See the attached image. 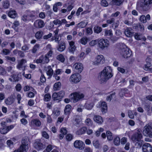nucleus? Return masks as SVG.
Returning <instances> with one entry per match:
<instances>
[{
  "mask_svg": "<svg viewBox=\"0 0 152 152\" xmlns=\"http://www.w3.org/2000/svg\"><path fill=\"white\" fill-rule=\"evenodd\" d=\"M115 92H113L108 96H107L106 98L107 100L109 102H110L113 98L115 97Z\"/></svg>",
  "mask_w": 152,
  "mask_h": 152,
  "instance_id": "79ce46f5",
  "label": "nucleus"
},
{
  "mask_svg": "<svg viewBox=\"0 0 152 152\" xmlns=\"http://www.w3.org/2000/svg\"><path fill=\"white\" fill-rule=\"evenodd\" d=\"M75 71L78 73H80L83 68V64L80 63H75L73 65Z\"/></svg>",
  "mask_w": 152,
  "mask_h": 152,
  "instance_id": "dca6fc26",
  "label": "nucleus"
},
{
  "mask_svg": "<svg viewBox=\"0 0 152 152\" xmlns=\"http://www.w3.org/2000/svg\"><path fill=\"white\" fill-rule=\"evenodd\" d=\"M139 20L140 22L143 23H145L147 22L145 16L144 15H142L140 16Z\"/></svg>",
  "mask_w": 152,
  "mask_h": 152,
  "instance_id": "09e8293b",
  "label": "nucleus"
},
{
  "mask_svg": "<svg viewBox=\"0 0 152 152\" xmlns=\"http://www.w3.org/2000/svg\"><path fill=\"white\" fill-rule=\"evenodd\" d=\"M87 23V22L85 23L84 21H83L78 24L77 26L80 28H83L86 26Z\"/></svg>",
  "mask_w": 152,
  "mask_h": 152,
  "instance_id": "49530a36",
  "label": "nucleus"
},
{
  "mask_svg": "<svg viewBox=\"0 0 152 152\" xmlns=\"http://www.w3.org/2000/svg\"><path fill=\"white\" fill-rule=\"evenodd\" d=\"M93 119L94 121L96 123L101 124L103 122V118L100 115H96L94 116Z\"/></svg>",
  "mask_w": 152,
  "mask_h": 152,
  "instance_id": "393cba45",
  "label": "nucleus"
},
{
  "mask_svg": "<svg viewBox=\"0 0 152 152\" xmlns=\"http://www.w3.org/2000/svg\"><path fill=\"white\" fill-rule=\"evenodd\" d=\"M34 148L38 150L43 149L45 148L44 145L41 142V141L39 140H37L34 143Z\"/></svg>",
  "mask_w": 152,
  "mask_h": 152,
  "instance_id": "4468645a",
  "label": "nucleus"
},
{
  "mask_svg": "<svg viewBox=\"0 0 152 152\" xmlns=\"http://www.w3.org/2000/svg\"><path fill=\"white\" fill-rule=\"evenodd\" d=\"M112 70L110 66H107L99 73L98 76V80L101 83H106L112 77L113 74Z\"/></svg>",
  "mask_w": 152,
  "mask_h": 152,
  "instance_id": "f257e3e1",
  "label": "nucleus"
},
{
  "mask_svg": "<svg viewBox=\"0 0 152 152\" xmlns=\"http://www.w3.org/2000/svg\"><path fill=\"white\" fill-rule=\"evenodd\" d=\"M29 46L28 45H25L21 48V50L25 52H27L29 49Z\"/></svg>",
  "mask_w": 152,
  "mask_h": 152,
  "instance_id": "603ef678",
  "label": "nucleus"
},
{
  "mask_svg": "<svg viewBox=\"0 0 152 152\" xmlns=\"http://www.w3.org/2000/svg\"><path fill=\"white\" fill-rule=\"evenodd\" d=\"M43 34L42 31H38L35 34V37L37 39H40L42 38Z\"/></svg>",
  "mask_w": 152,
  "mask_h": 152,
  "instance_id": "c9c22d12",
  "label": "nucleus"
},
{
  "mask_svg": "<svg viewBox=\"0 0 152 152\" xmlns=\"http://www.w3.org/2000/svg\"><path fill=\"white\" fill-rule=\"evenodd\" d=\"M85 124L88 126H91L92 125V122L89 118H87L85 121Z\"/></svg>",
  "mask_w": 152,
  "mask_h": 152,
  "instance_id": "c03bdc74",
  "label": "nucleus"
},
{
  "mask_svg": "<svg viewBox=\"0 0 152 152\" xmlns=\"http://www.w3.org/2000/svg\"><path fill=\"white\" fill-rule=\"evenodd\" d=\"M66 48V45L65 43L63 41L60 42L58 43L57 47V50L59 51L62 52Z\"/></svg>",
  "mask_w": 152,
  "mask_h": 152,
  "instance_id": "cd10ccee",
  "label": "nucleus"
},
{
  "mask_svg": "<svg viewBox=\"0 0 152 152\" xmlns=\"http://www.w3.org/2000/svg\"><path fill=\"white\" fill-rule=\"evenodd\" d=\"M53 22L55 25H58V26H60L62 24L67 23V22L65 19H63L61 20L59 19H55L53 21Z\"/></svg>",
  "mask_w": 152,
  "mask_h": 152,
  "instance_id": "5701e85b",
  "label": "nucleus"
},
{
  "mask_svg": "<svg viewBox=\"0 0 152 152\" xmlns=\"http://www.w3.org/2000/svg\"><path fill=\"white\" fill-rule=\"evenodd\" d=\"M120 138L118 136H116L114 139V143L116 145L120 144Z\"/></svg>",
  "mask_w": 152,
  "mask_h": 152,
  "instance_id": "ea45409f",
  "label": "nucleus"
},
{
  "mask_svg": "<svg viewBox=\"0 0 152 152\" xmlns=\"http://www.w3.org/2000/svg\"><path fill=\"white\" fill-rule=\"evenodd\" d=\"M41 121L37 119L32 120L29 123L30 126L33 128L39 127L41 126Z\"/></svg>",
  "mask_w": 152,
  "mask_h": 152,
  "instance_id": "f3484780",
  "label": "nucleus"
},
{
  "mask_svg": "<svg viewBox=\"0 0 152 152\" xmlns=\"http://www.w3.org/2000/svg\"><path fill=\"white\" fill-rule=\"evenodd\" d=\"M143 134L145 136L152 138V124L149 123L144 127Z\"/></svg>",
  "mask_w": 152,
  "mask_h": 152,
  "instance_id": "423d86ee",
  "label": "nucleus"
},
{
  "mask_svg": "<svg viewBox=\"0 0 152 152\" xmlns=\"http://www.w3.org/2000/svg\"><path fill=\"white\" fill-rule=\"evenodd\" d=\"M45 24L42 20L39 19L36 20L34 23V26L36 28H42L44 27Z\"/></svg>",
  "mask_w": 152,
  "mask_h": 152,
  "instance_id": "2eb2a0df",
  "label": "nucleus"
},
{
  "mask_svg": "<svg viewBox=\"0 0 152 152\" xmlns=\"http://www.w3.org/2000/svg\"><path fill=\"white\" fill-rule=\"evenodd\" d=\"M69 46V53L74 54L76 49V47L75 45V43L73 41H68Z\"/></svg>",
  "mask_w": 152,
  "mask_h": 152,
  "instance_id": "6ab92c4d",
  "label": "nucleus"
},
{
  "mask_svg": "<svg viewBox=\"0 0 152 152\" xmlns=\"http://www.w3.org/2000/svg\"><path fill=\"white\" fill-rule=\"evenodd\" d=\"M61 86V83L58 82L55 83L54 85V89L55 90H58Z\"/></svg>",
  "mask_w": 152,
  "mask_h": 152,
  "instance_id": "de8ad7c7",
  "label": "nucleus"
},
{
  "mask_svg": "<svg viewBox=\"0 0 152 152\" xmlns=\"http://www.w3.org/2000/svg\"><path fill=\"white\" fill-rule=\"evenodd\" d=\"M27 61L24 59H22L18 62V64L16 66L17 68L20 70L21 69L23 71L25 70V66H23V65L26 63Z\"/></svg>",
  "mask_w": 152,
  "mask_h": 152,
  "instance_id": "aec40b11",
  "label": "nucleus"
},
{
  "mask_svg": "<svg viewBox=\"0 0 152 152\" xmlns=\"http://www.w3.org/2000/svg\"><path fill=\"white\" fill-rule=\"evenodd\" d=\"M15 96L13 95H11L5 100L6 104L10 105L13 104L14 102Z\"/></svg>",
  "mask_w": 152,
  "mask_h": 152,
  "instance_id": "b1692460",
  "label": "nucleus"
},
{
  "mask_svg": "<svg viewBox=\"0 0 152 152\" xmlns=\"http://www.w3.org/2000/svg\"><path fill=\"white\" fill-rule=\"evenodd\" d=\"M101 4L102 6L104 7H107L108 5L107 2L106 0H102Z\"/></svg>",
  "mask_w": 152,
  "mask_h": 152,
  "instance_id": "e2e57ef3",
  "label": "nucleus"
},
{
  "mask_svg": "<svg viewBox=\"0 0 152 152\" xmlns=\"http://www.w3.org/2000/svg\"><path fill=\"white\" fill-rule=\"evenodd\" d=\"M102 28L98 26H95L94 28V33L96 34L100 33L102 31Z\"/></svg>",
  "mask_w": 152,
  "mask_h": 152,
  "instance_id": "4c0bfd02",
  "label": "nucleus"
},
{
  "mask_svg": "<svg viewBox=\"0 0 152 152\" xmlns=\"http://www.w3.org/2000/svg\"><path fill=\"white\" fill-rule=\"evenodd\" d=\"M74 146L76 148L82 150L84 149L85 144L82 141L80 140H76L73 144Z\"/></svg>",
  "mask_w": 152,
  "mask_h": 152,
  "instance_id": "f8f14e48",
  "label": "nucleus"
},
{
  "mask_svg": "<svg viewBox=\"0 0 152 152\" xmlns=\"http://www.w3.org/2000/svg\"><path fill=\"white\" fill-rule=\"evenodd\" d=\"M16 51L17 52V53L18 54V55L20 57L23 58L25 56V55L23 51L20 50H16Z\"/></svg>",
  "mask_w": 152,
  "mask_h": 152,
  "instance_id": "5fc2aeb1",
  "label": "nucleus"
},
{
  "mask_svg": "<svg viewBox=\"0 0 152 152\" xmlns=\"http://www.w3.org/2000/svg\"><path fill=\"white\" fill-rule=\"evenodd\" d=\"M99 107H101V111L103 114L105 113L107 111V106L105 102H99Z\"/></svg>",
  "mask_w": 152,
  "mask_h": 152,
  "instance_id": "412c9836",
  "label": "nucleus"
},
{
  "mask_svg": "<svg viewBox=\"0 0 152 152\" xmlns=\"http://www.w3.org/2000/svg\"><path fill=\"white\" fill-rule=\"evenodd\" d=\"M51 99L50 95L49 94H47L44 96V100L45 101H48L50 100Z\"/></svg>",
  "mask_w": 152,
  "mask_h": 152,
  "instance_id": "4d7b16f0",
  "label": "nucleus"
},
{
  "mask_svg": "<svg viewBox=\"0 0 152 152\" xmlns=\"http://www.w3.org/2000/svg\"><path fill=\"white\" fill-rule=\"evenodd\" d=\"M137 5L143 11H148L152 7V0H141L138 3Z\"/></svg>",
  "mask_w": 152,
  "mask_h": 152,
  "instance_id": "7ed1b4c3",
  "label": "nucleus"
},
{
  "mask_svg": "<svg viewBox=\"0 0 152 152\" xmlns=\"http://www.w3.org/2000/svg\"><path fill=\"white\" fill-rule=\"evenodd\" d=\"M2 52L3 54L7 55L10 53V51L8 49H4L2 50Z\"/></svg>",
  "mask_w": 152,
  "mask_h": 152,
  "instance_id": "69168bd1",
  "label": "nucleus"
},
{
  "mask_svg": "<svg viewBox=\"0 0 152 152\" xmlns=\"http://www.w3.org/2000/svg\"><path fill=\"white\" fill-rule=\"evenodd\" d=\"M88 39L86 37L82 38L80 41V42L83 45H85L87 43Z\"/></svg>",
  "mask_w": 152,
  "mask_h": 152,
  "instance_id": "8fccbe9b",
  "label": "nucleus"
},
{
  "mask_svg": "<svg viewBox=\"0 0 152 152\" xmlns=\"http://www.w3.org/2000/svg\"><path fill=\"white\" fill-rule=\"evenodd\" d=\"M136 27H139L141 31H143L144 29V25L140 23H138L136 24Z\"/></svg>",
  "mask_w": 152,
  "mask_h": 152,
  "instance_id": "13d9d810",
  "label": "nucleus"
},
{
  "mask_svg": "<svg viewBox=\"0 0 152 152\" xmlns=\"http://www.w3.org/2000/svg\"><path fill=\"white\" fill-rule=\"evenodd\" d=\"M42 136L47 139H48L49 138V136L48 134L45 131L42 132Z\"/></svg>",
  "mask_w": 152,
  "mask_h": 152,
  "instance_id": "338daca9",
  "label": "nucleus"
},
{
  "mask_svg": "<svg viewBox=\"0 0 152 152\" xmlns=\"http://www.w3.org/2000/svg\"><path fill=\"white\" fill-rule=\"evenodd\" d=\"M5 122H2L1 123L2 127L0 129V133L3 134H4L8 132L7 129V126L5 125Z\"/></svg>",
  "mask_w": 152,
  "mask_h": 152,
  "instance_id": "a878e982",
  "label": "nucleus"
},
{
  "mask_svg": "<svg viewBox=\"0 0 152 152\" xmlns=\"http://www.w3.org/2000/svg\"><path fill=\"white\" fill-rule=\"evenodd\" d=\"M99 46L100 48L103 50L109 46L108 41L107 40L102 39L98 41Z\"/></svg>",
  "mask_w": 152,
  "mask_h": 152,
  "instance_id": "ddd939ff",
  "label": "nucleus"
},
{
  "mask_svg": "<svg viewBox=\"0 0 152 152\" xmlns=\"http://www.w3.org/2000/svg\"><path fill=\"white\" fill-rule=\"evenodd\" d=\"M28 150V143L27 140L24 139L22 141V144L20 148L13 152H27Z\"/></svg>",
  "mask_w": 152,
  "mask_h": 152,
  "instance_id": "0eeeda50",
  "label": "nucleus"
},
{
  "mask_svg": "<svg viewBox=\"0 0 152 152\" xmlns=\"http://www.w3.org/2000/svg\"><path fill=\"white\" fill-rule=\"evenodd\" d=\"M6 59L8 61H12L14 62L15 61L16 58L15 57H10L9 56H6L5 57Z\"/></svg>",
  "mask_w": 152,
  "mask_h": 152,
  "instance_id": "3c124183",
  "label": "nucleus"
},
{
  "mask_svg": "<svg viewBox=\"0 0 152 152\" xmlns=\"http://www.w3.org/2000/svg\"><path fill=\"white\" fill-rule=\"evenodd\" d=\"M59 99L63 98L64 95V92L63 91H61L58 93Z\"/></svg>",
  "mask_w": 152,
  "mask_h": 152,
  "instance_id": "0e129e2a",
  "label": "nucleus"
},
{
  "mask_svg": "<svg viewBox=\"0 0 152 152\" xmlns=\"http://www.w3.org/2000/svg\"><path fill=\"white\" fill-rule=\"evenodd\" d=\"M50 61V60L45 55H42L39 57V58L34 61L37 64H47Z\"/></svg>",
  "mask_w": 152,
  "mask_h": 152,
  "instance_id": "9b49d317",
  "label": "nucleus"
},
{
  "mask_svg": "<svg viewBox=\"0 0 152 152\" xmlns=\"http://www.w3.org/2000/svg\"><path fill=\"white\" fill-rule=\"evenodd\" d=\"M39 45L36 44L33 47L32 49L29 50L31 51L32 54H35L37 53V51L39 49Z\"/></svg>",
  "mask_w": 152,
  "mask_h": 152,
  "instance_id": "2f4dec72",
  "label": "nucleus"
},
{
  "mask_svg": "<svg viewBox=\"0 0 152 152\" xmlns=\"http://www.w3.org/2000/svg\"><path fill=\"white\" fill-rule=\"evenodd\" d=\"M53 53V52L51 50H50L45 55L46 56V57L48 59L50 57H51Z\"/></svg>",
  "mask_w": 152,
  "mask_h": 152,
  "instance_id": "774afa93",
  "label": "nucleus"
},
{
  "mask_svg": "<svg viewBox=\"0 0 152 152\" xmlns=\"http://www.w3.org/2000/svg\"><path fill=\"white\" fill-rule=\"evenodd\" d=\"M105 62V58L104 56L102 55H98L95 58L93 62V64L95 65H99L102 64Z\"/></svg>",
  "mask_w": 152,
  "mask_h": 152,
  "instance_id": "1a4fd4ad",
  "label": "nucleus"
},
{
  "mask_svg": "<svg viewBox=\"0 0 152 152\" xmlns=\"http://www.w3.org/2000/svg\"><path fill=\"white\" fill-rule=\"evenodd\" d=\"M94 105V104L92 102L87 103L85 104L84 107L88 110H91L93 107Z\"/></svg>",
  "mask_w": 152,
  "mask_h": 152,
  "instance_id": "473e14b6",
  "label": "nucleus"
},
{
  "mask_svg": "<svg viewBox=\"0 0 152 152\" xmlns=\"http://www.w3.org/2000/svg\"><path fill=\"white\" fill-rule=\"evenodd\" d=\"M104 35L110 37L112 36L113 33L112 30L111 29L109 30L105 29L104 31Z\"/></svg>",
  "mask_w": 152,
  "mask_h": 152,
  "instance_id": "37998d69",
  "label": "nucleus"
},
{
  "mask_svg": "<svg viewBox=\"0 0 152 152\" xmlns=\"http://www.w3.org/2000/svg\"><path fill=\"white\" fill-rule=\"evenodd\" d=\"M81 79V75L80 74H74L71 76L69 81L72 83H77L80 82Z\"/></svg>",
  "mask_w": 152,
  "mask_h": 152,
  "instance_id": "9d476101",
  "label": "nucleus"
},
{
  "mask_svg": "<svg viewBox=\"0 0 152 152\" xmlns=\"http://www.w3.org/2000/svg\"><path fill=\"white\" fill-rule=\"evenodd\" d=\"M151 59L149 57H148L146 59V64H145L143 66L144 69L145 71H149V68L151 66Z\"/></svg>",
  "mask_w": 152,
  "mask_h": 152,
  "instance_id": "4be33fe9",
  "label": "nucleus"
},
{
  "mask_svg": "<svg viewBox=\"0 0 152 152\" xmlns=\"http://www.w3.org/2000/svg\"><path fill=\"white\" fill-rule=\"evenodd\" d=\"M142 35L141 34L138 33L135 34L134 35L135 38L137 40L142 39Z\"/></svg>",
  "mask_w": 152,
  "mask_h": 152,
  "instance_id": "052dcab7",
  "label": "nucleus"
},
{
  "mask_svg": "<svg viewBox=\"0 0 152 152\" xmlns=\"http://www.w3.org/2000/svg\"><path fill=\"white\" fill-rule=\"evenodd\" d=\"M46 71L47 75L50 77L53 74V71L50 66H47Z\"/></svg>",
  "mask_w": 152,
  "mask_h": 152,
  "instance_id": "c756f323",
  "label": "nucleus"
},
{
  "mask_svg": "<svg viewBox=\"0 0 152 152\" xmlns=\"http://www.w3.org/2000/svg\"><path fill=\"white\" fill-rule=\"evenodd\" d=\"M142 152H152V146L149 143H145L142 145Z\"/></svg>",
  "mask_w": 152,
  "mask_h": 152,
  "instance_id": "a211bd4d",
  "label": "nucleus"
},
{
  "mask_svg": "<svg viewBox=\"0 0 152 152\" xmlns=\"http://www.w3.org/2000/svg\"><path fill=\"white\" fill-rule=\"evenodd\" d=\"M56 58L57 60L62 62H64L65 60V59L64 56L61 54L57 56Z\"/></svg>",
  "mask_w": 152,
  "mask_h": 152,
  "instance_id": "a18cd8bd",
  "label": "nucleus"
},
{
  "mask_svg": "<svg viewBox=\"0 0 152 152\" xmlns=\"http://www.w3.org/2000/svg\"><path fill=\"white\" fill-rule=\"evenodd\" d=\"M115 22V19L114 18H111L110 19L107 20L106 22L108 24H112Z\"/></svg>",
  "mask_w": 152,
  "mask_h": 152,
  "instance_id": "6e6d98bb",
  "label": "nucleus"
},
{
  "mask_svg": "<svg viewBox=\"0 0 152 152\" xmlns=\"http://www.w3.org/2000/svg\"><path fill=\"white\" fill-rule=\"evenodd\" d=\"M71 95L72 96L71 97V99H73L74 102H76L79 100L80 99L84 98V95L81 93L80 92H74L71 94Z\"/></svg>",
  "mask_w": 152,
  "mask_h": 152,
  "instance_id": "6e6552de",
  "label": "nucleus"
},
{
  "mask_svg": "<svg viewBox=\"0 0 152 152\" xmlns=\"http://www.w3.org/2000/svg\"><path fill=\"white\" fill-rule=\"evenodd\" d=\"M141 129H138L135 131L131 135V139L134 142L140 141L143 137Z\"/></svg>",
  "mask_w": 152,
  "mask_h": 152,
  "instance_id": "39448f33",
  "label": "nucleus"
},
{
  "mask_svg": "<svg viewBox=\"0 0 152 152\" xmlns=\"http://www.w3.org/2000/svg\"><path fill=\"white\" fill-rule=\"evenodd\" d=\"M71 106L69 104L67 105L64 109V114L65 115H69L70 113L71 109Z\"/></svg>",
  "mask_w": 152,
  "mask_h": 152,
  "instance_id": "7c9ffc66",
  "label": "nucleus"
},
{
  "mask_svg": "<svg viewBox=\"0 0 152 152\" xmlns=\"http://www.w3.org/2000/svg\"><path fill=\"white\" fill-rule=\"evenodd\" d=\"M39 13L38 11L27 12V13L23 15L21 18L22 20L25 22H27L30 21L33 22L36 18V16Z\"/></svg>",
  "mask_w": 152,
  "mask_h": 152,
  "instance_id": "f03ea898",
  "label": "nucleus"
},
{
  "mask_svg": "<svg viewBox=\"0 0 152 152\" xmlns=\"http://www.w3.org/2000/svg\"><path fill=\"white\" fill-rule=\"evenodd\" d=\"M2 5L4 9H8L10 6V2L8 1L5 0L2 2Z\"/></svg>",
  "mask_w": 152,
  "mask_h": 152,
  "instance_id": "e433bc0d",
  "label": "nucleus"
},
{
  "mask_svg": "<svg viewBox=\"0 0 152 152\" xmlns=\"http://www.w3.org/2000/svg\"><path fill=\"white\" fill-rule=\"evenodd\" d=\"M128 115L129 118L131 119H133L134 118V115L133 114V111L129 110L128 111Z\"/></svg>",
  "mask_w": 152,
  "mask_h": 152,
  "instance_id": "bf43d9fd",
  "label": "nucleus"
},
{
  "mask_svg": "<svg viewBox=\"0 0 152 152\" xmlns=\"http://www.w3.org/2000/svg\"><path fill=\"white\" fill-rule=\"evenodd\" d=\"M122 3V0H112L111 3L112 5L120 6Z\"/></svg>",
  "mask_w": 152,
  "mask_h": 152,
  "instance_id": "f704fd0d",
  "label": "nucleus"
},
{
  "mask_svg": "<svg viewBox=\"0 0 152 152\" xmlns=\"http://www.w3.org/2000/svg\"><path fill=\"white\" fill-rule=\"evenodd\" d=\"M119 48V53L125 58L130 57L132 54L131 51L129 48H127L124 45H120Z\"/></svg>",
  "mask_w": 152,
  "mask_h": 152,
  "instance_id": "20e7f679",
  "label": "nucleus"
},
{
  "mask_svg": "<svg viewBox=\"0 0 152 152\" xmlns=\"http://www.w3.org/2000/svg\"><path fill=\"white\" fill-rule=\"evenodd\" d=\"M58 93H54L52 96L53 99L54 100H57L59 99Z\"/></svg>",
  "mask_w": 152,
  "mask_h": 152,
  "instance_id": "680f3d73",
  "label": "nucleus"
},
{
  "mask_svg": "<svg viewBox=\"0 0 152 152\" xmlns=\"http://www.w3.org/2000/svg\"><path fill=\"white\" fill-rule=\"evenodd\" d=\"M53 114L56 116H58L60 114V111L58 108H55L53 111Z\"/></svg>",
  "mask_w": 152,
  "mask_h": 152,
  "instance_id": "58836bf2",
  "label": "nucleus"
},
{
  "mask_svg": "<svg viewBox=\"0 0 152 152\" xmlns=\"http://www.w3.org/2000/svg\"><path fill=\"white\" fill-rule=\"evenodd\" d=\"M8 15L12 18H14L16 17L17 14L15 11L11 10L8 12Z\"/></svg>",
  "mask_w": 152,
  "mask_h": 152,
  "instance_id": "72a5a7b5",
  "label": "nucleus"
},
{
  "mask_svg": "<svg viewBox=\"0 0 152 152\" xmlns=\"http://www.w3.org/2000/svg\"><path fill=\"white\" fill-rule=\"evenodd\" d=\"M87 131V128L83 126L78 129L76 132V134L80 135L84 134Z\"/></svg>",
  "mask_w": 152,
  "mask_h": 152,
  "instance_id": "c85d7f7f",
  "label": "nucleus"
},
{
  "mask_svg": "<svg viewBox=\"0 0 152 152\" xmlns=\"http://www.w3.org/2000/svg\"><path fill=\"white\" fill-rule=\"evenodd\" d=\"M93 144L96 148H99V144L98 140H94L93 142Z\"/></svg>",
  "mask_w": 152,
  "mask_h": 152,
  "instance_id": "864d4df0",
  "label": "nucleus"
},
{
  "mask_svg": "<svg viewBox=\"0 0 152 152\" xmlns=\"http://www.w3.org/2000/svg\"><path fill=\"white\" fill-rule=\"evenodd\" d=\"M107 137L108 140L111 141L113 139L112 134L110 131H107L106 132Z\"/></svg>",
  "mask_w": 152,
  "mask_h": 152,
  "instance_id": "a19ab883",
  "label": "nucleus"
},
{
  "mask_svg": "<svg viewBox=\"0 0 152 152\" xmlns=\"http://www.w3.org/2000/svg\"><path fill=\"white\" fill-rule=\"evenodd\" d=\"M125 34L127 37H131L133 35V32L131 28L127 27L124 31Z\"/></svg>",
  "mask_w": 152,
  "mask_h": 152,
  "instance_id": "bb28decb",
  "label": "nucleus"
}]
</instances>
